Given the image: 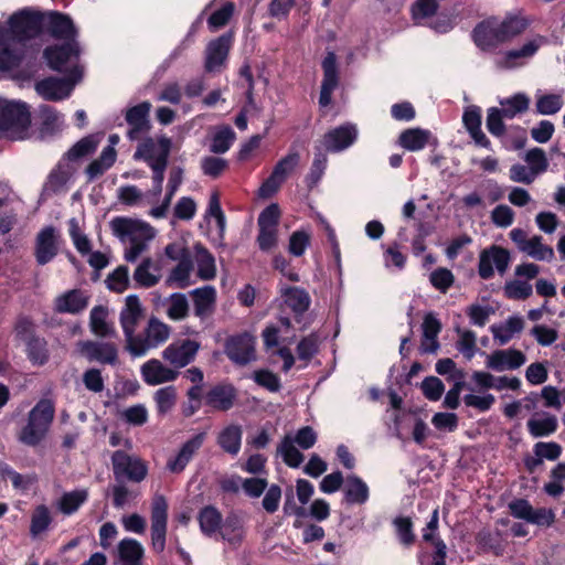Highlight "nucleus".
I'll return each instance as SVG.
<instances>
[{
  "mask_svg": "<svg viewBox=\"0 0 565 565\" xmlns=\"http://www.w3.org/2000/svg\"><path fill=\"white\" fill-rule=\"evenodd\" d=\"M235 140V132L230 127H221L213 136L210 150L214 153L226 152Z\"/></svg>",
  "mask_w": 565,
  "mask_h": 565,
  "instance_id": "obj_57",
  "label": "nucleus"
},
{
  "mask_svg": "<svg viewBox=\"0 0 565 565\" xmlns=\"http://www.w3.org/2000/svg\"><path fill=\"white\" fill-rule=\"evenodd\" d=\"M88 499V491L86 489H76L65 492L57 502L58 510L65 514L71 515L75 513L82 504Z\"/></svg>",
  "mask_w": 565,
  "mask_h": 565,
  "instance_id": "obj_47",
  "label": "nucleus"
},
{
  "mask_svg": "<svg viewBox=\"0 0 565 565\" xmlns=\"http://www.w3.org/2000/svg\"><path fill=\"white\" fill-rule=\"evenodd\" d=\"M171 327L157 317H151L140 333H136L126 344V350L134 358L145 356L149 351L158 349L171 337Z\"/></svg>",
  "mask_w": 565,
  "mask_h": 565,
  "instance_id": "obj_4",
  "label": "nucleus"
},
{
  "mask_svg": "<svg viewBox=\"0 0 565 565\" xmlns=\"http://www.w3.org/2000/svg\"><path fill=\"white\" fill-rule=\"evenodd\" d=\"M500 105L502 106L504 117L513 118L518 114L527 110L530 106V98L525 94L519 93L510 98L501 100Z\"/></svg>",
  "mask_w": 565,
  "mask_h": 565,
  "instance_id": "obj_53",
  "label": "nucleus"
},
{
  "mask_svg": "<svg viewBox=\"0 0 565 565\" xmlns=\"http://www.w3.org/2000/svg\"><path fill=\"white\" fill-rule=\"evenodd\" d=\"M524 328V321L521 317H510L508 320L500 324L491 327L494 340L500 344L508 343L516 333H520Z\"/></svg>",
  "mask_w": 565,
  "mask_h": 565,
  "instance_id": "obj_42",
  "label": "nucleus"
},
{
  "mask_svg": "<svg viewBox=\"0 0 565 565\" xmlns=\"http://www.w3.org/2000/svg\"><path fill=\"white\" fill-rule=\"evenodd\" d=\"M52 518L47 507L38 505L31 518L30 533L32 536H38L44 532L51 524Z\"/></svg>",
  "mask_w": 565,
  "mask_h": 565,
  "instance_id": "obj_59",
  "label": "nucleus"
},
{
  "mask_svg": "<svg viewBox=\"0 0 565 565\" xmlns=\"http://www.w3.org/2000/svg\"><path fill=\"white\" fill-rule=\"evenodd\" d=\"M114 475L116 478L127 477L135 482L142 481L148 472L146 463L138 457L117 450L111 457Z\"/></svg>",
  "mask_w": 565,
  "mask_h": 565,
  "instance_id": "obj_12",
  "label": "nucleus"
},
{
  "mask_svg": "<svg viewBox=\"0 0 565 565\" xmlns=\"http://www.w3.org/2000/svg\"><path fill=\"white\" fill-rule=\"evenodd\" d=\"M178 393L174 386H164L153 393L157 412L166 415L171 412L177 404Z\"/></svg>",
  "mask_w": 565,
  "mask_h": 565,
  "instance_id": "obj_50",
  "label": "nucleus"
},
{
  "mask_svg": "<svg viewBox=\"0 0 565 565\" xmlns=\"http://www.w3.org/2000/svg\"><path fill=\"white\" fill-rule=\"evenodd\" d=\"M60 249V235L53 226L42 228L34 244V256L39 265L43 266L57 255Z\"/></svg>",
  "mask_w": 565,
  "mask_h": 565,
  "instance_id": "obj_16",
  "label": "nucleus"
},
{
  "mask_svg": "<svg viewBox=\"0 0 565 565\" xmlns=\"http://www.w3.org/2000/svg\"><path fill=\"white\" fill-rule=\"evenodd\" d=\"M565 462L557 463L550 471V481L544 484V491L551 497H558L564 491Z\"/></svg>",
  "mask_w": 565,
  "mask_h": 565,
  "instance_id": "obj_55",
  "label": "nucleus"
},
{
  "mask_svg": "<svg viewBox=\"0 0 565 565\" xmlns=\"http://www.w3.org/2000/svg\"><path fill=\"white\" fill-rule=\"evenodd\" d=\"M438 10L436 0H416L411 9L412 18L416 24H422V21L428 19Z\"/></svg>",
  "mask_w": 565,
  "mask_h": 565,
  "instance_id": "obj_60",
  "label": "nucleus"
},
{
  "mask_svg": "<svg viewBox=\"0 0 565 565\" xmlns=\"http://www.w3.org/2000/svg\"><path fill=\"white\" fill-rule=\"evenodd\" d=\"M143 317V308L139 298L129 295L125 298V305L119 315V322L125 335L126 344L137 333L139 322Z\"/></svg>",
  "mask_w": 565,
  "mask_h": 565,
  "instance_id": "obj_17",
  "label": "nucleus"
},
{
  "mask_svg": "<svg viewBox=\"0 0 565 565\" xmlns=\"http://www.w3.org/2000/svg\"><path fill=\"white\" fill-rule=\"evenodd\" d=\"M109 228L124 245V258L128 263L137 262L157 235L156 228L146 221L128 216L113 217Z\"/></svg>",
  "mask_w": 565,
  "mask_h": 565,
  "instance_id": "obj_2",
  "label": "nucleus"
},
{
  "mask_svg": "<svg viewBox=\"0 0 565 565\" xmlns=\"http://www.w3.org/2000/svg\"><path fill=\"white\" fill-rule=\"evenodd\" d=\"M116 150L113 147L103 149L100 156L89 163L86 173L90 180L98 178L107 171L116 161Z\"/></svg>",
  "mask_w": 565,
  "mask_h": 565,
  "instance_id": "obj_48",
  "label": "nucleus"
},
{
  "mask_svg": "<svg viewBox=\"0 0 565 565\" xmlns=\"http://www.w3.org/2000/svg\"><path fill=\"white\" fill-rule=\"evenodd\" d=\"M473 41L482 51H492L505 43L499 21L489 19L479 23L473 30Z\"/></svg>",
  "mask_w": 565,
  "mask_h": 565,
  "instance_id": "obj_22",
  "label": "nucleus"
},
{
  "mask_svg": "<svg viewBox=\"0 0 565 565\" xmlns=\"http://www.w3.org/2000/svg\"><path fill=\"white\" fill-rule=\"evenodd\" d=\"M44 56L47 61V64L51 68L65 72L68 70V66L74 70L79 67L74 65V61L78 56V47L74 41L67 42L62 46H50L45 50ZM73 71H71L72 73Z\"/></svg>",
  "mask_w": 565,
  "mask_h": 565,
  "instance_id": "obj_20",
  "label": "nucleus"
},
{
  "mask_svg": "<svg viewBox=\"0 0 565 565\" xmlns=\"http://www.w3.org/2000/svg\"><path fill=\"white\" fill-rule=\"evenodd\" d=\"M233 43V35L231 33L223 34L217 39L209 42L205 49V63L206 72H218L226 62Z\"/></svg>",
  "mask_w": 565,
  "mask_h": 565,
  "instance_id": "obj_19",
  "label": "nucleus"
},
{
  "mask_svg": "<svg viewBox=\"0 0 565 565\" xmlns=\"http://www.w3.org/2000/svg\"><path fill=\"white\" fill-rule=\"evenodd\" d=\"M398 143L401 147L408 151H419L427 145H436L437 140L429 130L422 128H409L399 135Z\"/></svg>",
  "mask_w": 565,
  "mask_h": 565,
  "instance_id": "obj_32",
  "label": "nucleus"
},
{
  "mask_svg": "<svg viewBox=\"0 0 565 565\" xmlns=\"http://www.w3.org/2000/svg\"><path fill=\"white\" fill-rule=\"evenodd\" d=\"M290 328V321L287 318L279 320V326L270 324L267 326L263 333L264 345L267 350L277 348L280 342V334Z\"/></svg>",
  "mask_w": 565,
  "mask_h": 565,
  "instance_id": "obj_56",
  "label": "nucleus"
},
{
  "mask_svg": "<svg viewBox=\"0 0 565 565\" xmlns=\"http://www.w3.org/2000/svg\"><path fill=\"white\" fill-rule=\"evenodd\" d=\"M201 349V344L192 339H179L168 344L161 352L162 360L174 370L185 367L191 364Z\"/></svg>",
  "mask_w": 565,
  "mask_h": 565,
  "instance_id": "obj_7",
  "label": "nucleus"
},
{
  "mask_svg": "<svg viewBox=\"0 0 565 565\" xmlns=\"http://www.w3.org/2000/svg\"><path fill=\"white\" fill-rule=\"evenodd\" d=\"M107 287L115 292H124L129 286V270L126 266L117 267L106 279Z\"/></svg>",
  "mask_w": 565,
  "mask_h": 565,
  "instance_id": "obj_63",
  "label": "nucleus"
},
{
  "mask_svg": "<svg viewBox=\"0 0 565 565\" xmlns=\"http://www.w3.org/2000/svg\"><path fill=\"white\" fill-rule=\"evenodd\" d=\"M167 525L168 502L163 495L156 494L151 502V544L158 553L166 547Z\"/></svg>",
  "mask_w": 565,
  "mask_h": 565,
  "instance_id": "obj_8",
  "label": "nucleus"
},
{
  "mask_svg": "<svg viewBox=\"0 0 565 565\" xmlns=\"http://www.w3.org/2000/svg\"><path fill=\"white\" fill-rule=\"evenodd\" d=\"M530 170L537 177L544 173L548 168V161L545 152L541 148H533L525 153L524 157Z\"/></svg>",
  "mask_w": 565,
  "mask_h": 565,
  "instance_id": "obj_61",
  "label": "nucleus"
},
{
  "mask_svg": "<svg viewBox=\"0 0 565 565\" xmlns=\"http://www.w3.org/2000/svg\"><path fill=\"white\" fill-rule=\"evenodd\" d=\"M68 233L76 250L82 255H87L92 250L89 238L83 232L78 220L71 218L68 221Z\"/></svg>",
  "mask_w": 565,
  "mask_h": 565,
  "instance_id": "obj_54",
  "label": "nucleus"
},
{
  "mask_svg": "<svg viewBox=\"0 0 565 565\" xmlns=\"http://www.w3.org/2000/svg\"><path fill=\"white\" fill-rule=\"evenodd\" d=\"M322 70L323 81L321 84L319 104L326 107L331 103L332 93L338 86L337 58L332 52L328 53L323 58Z\"/></svg>",
  "mask_w": 565,
  "mask_h": 565,
  "instance_id": "obj_28",
  "label": "nucleus"
},
{
  "mask_svg": "<svg viewBox=\"0 0 565 565\" xmlns=\"http://www.w3.org/2000/svg\"><path fill=\"white\" fill-rule=\"evenodd\" d=\"M256 339L249 333L231 338L225 347L227 356L237 364H247L255 360Z\"/></svg>",
  "mask_w": 565,
  "mask_h": 565,
  "instance_id": "obj_21",
  "label": "nucleus"
},
{
  "mask_svg": "<svg viewBox=\"0 0 565 565\" xmlns=\"http://www.w3.org/2000/svg\"><path fill=\"white\" fill-rule=\"evenodd\" d=\"M278 452L280 454L284 462L291 467L297 468L303 461V455L296 448L291 435H287L278 446Z\"/></svg>",
  "mask_w": 565,
  "mask_h": 565,
  "instance_id": "obj_51",
  "label": "nucleus"
},
{
  "mask_svg": "<svg viewBox=\"0 0 565 565\" xmlns=\"http://www.w3.org/2000/svg\"><path fill=\"white\" fill-rule=\"evenodd\" d=\"M194 301V312L199 318H204L212 313L215 301L216 290L212 286L196 288L191 292Z\"/></svg>",
  "mask_w": 565,
  "mask_h": 565,
  "instance_id": "obj_38",
  "label": "nucleus"
},
{
  "mask_svg": "<svg viewBox=\"0 0 565 565\" xmlns=\"http://www.w3.org/2000/svg\"><path fill=\"white\" fill-rule=\"evenodd\" d=\"M236 390L231 384H218L212 387L206 396L205 403L216 411H227L234 405Z\"/></svg>",
  "mask_w": 565,
  "mask_h": 565,
  "instance_id": "obj_33",
  "label": "nucleus"
},
{
  "mask_svg": "<svg viewBox=\"0 0 565 565\" xmlns=\"http://www.w3.org/2000/svg\"><path fill=\"white\" fill-rule=\"evenodd\" d=\"M74 173V168L66 159L61 160L47 175L43 184L42 195L64 193L68 190V182Z\"/></svg>",
  "mask_w": 565,
  "mask_h": 565,
  "instance_id": "obj_23",
  "label": "nucleus"
},
{
  "mask_svg": "<svg viewBox=\"0 0 565 565\" xmlns=\"http://www.w3.org/2000/svg\"><path fill=\"white\" fill-rule=\"evenodd\" d=\"M522 253L540 262H552L555 256L554 249L544 244L543 237L540 235L531 236L527 244L522 249Z\"/></svg>",
  "mask_w": 565,
  "mask_h": 565,
  "instance_id": "obj_45",
  "label": "nucleus"
},
{
  "mask_svg": "<svg viewBox=\"0 0 565 565\" xmlns=\"http://www.w3.org/2000/svg\"><path fill=\"white\" fill-rule=\"evenodd\" d=\"M81 76V70L75 67L67 78L50 77L43 79L36 84L35 89L44 99L61 100L71 95Z\"/></svg>",
  "mask_w": 565,
  "mask_h": 565,
  "instance_id": "obj_9",
  "label": "nucleus"
},
{
  "mask_svg": "<svg viewBox=\"0 0 565 565\" xmlns=\"http://www.w3.org/2000/svg\"><path fill=\"white\" fill-rule=\"evenodd\" d=\"M132 278L138 286L150 288L158 284L160 277L154 269L152 259L146 257L135 269Z\"/></svg>",
  "mask_w": 565,
  "mask_h": 565,
  "instance_id": "obj_46",
  "label": "nucleus"
},
{
  "mask_svg": "<svg viewBox=\"0 0 565 565\" xmlns=\"http://www.w3.org/2000/svg\"><path fill=\"white\" fill-rule=\"evenodd\" d=\"M55 407L52 401L41 399L29 412L26 424L18 434V439L26 446L39 445L46 436L54 419Z\"/></svg>",
  "mask_w": 565,
  "mask_h": 565,
  "instance_id": "obj_3",
  "label": "nucleus"
},
{
  "mask_svg": "<svg viewBox=\"0 0 565 565\" xmlns=\"http://www.w3.org/2000/svg\"><path fill=\"white\" fill-rule=\"evenodd\" d=\"M193 269V262L191 257L182 258L178 265L171 270L168 276L167 282L175 288H186L192 285L191 273Z\"/></svg>",
  "mask_w": 565,
  "mask_h": 565,
  "instance_id": "obj_44",
  "label": "nucleus"
},
{
  "mask_svg": "<svg viewBox=\"0 0 565 565\" xmlns=\"http://www.w3.org/2000/svg\"><path fill=\"white\" fill-rule=\"evenodd\" d=\"M89 295L81 289H72L57 296L54 300V310L60 313L76 315L86 309Z\"/></svg>",
  "mask_w": 565,
  "mask_h": 565,
  "instance_id": "obj_27",
  "label": "nucleus"
},
{
  "mask_svg": "<svg viewBox=\"0 0 565 565\" xmlns=\"http://www.w3.org/2000/svg\"><path fill=\"white\" fill-rule=\"evenodd\" d=\"M499 25L505 42H508L522 33L525 30L527 22L521 17H509L504 21H499Z\"/></svg>",
  "mask_w": 565,
  "mask_h": 565,
  "instance_id": "obj_62",
  "label": "nucleus"
},
{
  "mask_svg": "<svg viewBox=\"0 0 565 565\" xmlns=\"http://www.w3.org/2000/svg\"><path fill=\"white\" fill-rule=\"evenodd\" d=\"M179 374V371L156 358L149 359L140 366L141 379L149 386L174 382Z\"/></svg>",
  "mask_w": 565,
  "mask_h": 565,
  "instance_id": "obj_15",
  "label": "nucleus"
},
{
  "mask_svg": "<svg viewBox=\"0 0 565 565\" xmlns=\"http://www.w3.org/2000/svg\"><path fill=\"white\" fill-rule=\"evenodd\" d=\"M77 351L88 361H97L104 364H115L118 351L115 344L108 342L81 341Z\"/></svg>",
  "mask_w": 565,
  "mask_h": 565,
  "instance_id": "obj_24",
  "label": "nucleus"
},
{
  "mask_svg": "<svg viewBox=\"0 0 565 565\" xmlns=\"http://www.w3.org/2000/svg\"><path fill=\"white\" fill-rule=\"evenodd\" d=\"M525 362V354L515 349L497 350L486 355V366L495 372L515 370Z\"/></svg>",
  "mask_w": 565,
  "mask_h": 565,
  "instance_id": "obj_26",
  "label": "nucleus"
},
{
  "mask_svg": "<svg viewBox=\"0 0 565 565\" xmlns=\"http://www.w3.org/2000/svg\"><path fill=\"white\" fill-rule=\"evenodd\" d=\"M299 153L290 152L275 166L270 177L259 188L262 198L271 196L299 163Z\"/></svg>",
  "mask_w": 565,
  "mask_h": 565,
  "instance_id": "obj_13",
  "label": "nucleus"
},
{
  "mask_svg": "<svg viewBox=\"0 0 565 565\" xmlns=\"http://www.w3.org/2000/svg\"><path fill=\"white\" fill-rule=\"evenodd\" d=\"M194 262L196 274L201 280H211L216 276L215 259L212 254L202 245L194 246Z\"/></svg>",
  "mask_w": 565,
  "mask_h": 565,
  "instance_id": "obj_40",
  "label": "nucleus"
},
{
  "mask_svg": "<svg viewBox=\"0 0 565 565\" xmlns=\"http://www.w3.org/2000/svg\"><path fill=\"white\" fill-rule=\"evenodd\" d=\"M204 438L205 434L200 433L184 443L179 452L169 459L167 468L173 473L183 471L186 465L193 458L194 454L203 445Z\"/></svg>",
  "mask_w": 565,
  "mask_h": 565,
  "instance_id": "obj_29",
  "label": "nucleus"
},
{
  "mask_svg": "<svg viewBox=\"0 0 565 565\" xmlns=\"http://www.w3.org/2000/svg\"><path fill=\"white\" fill-rule=\"evenodd\" d=\"M100 139L97 136H87L76 142L66 153V160H75L94 152Z\"/></svg>",
  "mask_w": 565,
  "mask_h": 565,
  "instance_id": "obj_58",
  "label": "nucleus"
},
{
  "mask_svg": "<svg viewBox=\"0 0 565 565\" xmlns=\"http://www.w3.org/2000/svg\"><path fill=\"white\" fill-rule=\"evenodd\" d=\"M108 310L103 306H96L89 313L90 331L102 338H110L116 334L115 327L108 322Z\"/></svg>",
  "mask_w": 565,
  "mask_h": 565,
  "instance_id": "obj_39",
  "label": "nucleus"
},
{
  "mask_svg": "<svg viewBox=\"0 0 565 565\" xmlns=\"http://www.w3.org/2000/svg\"><path fill=\"white\" fill-rule=\"evenodd\" d=\"M30 122L24 103L0 98V134L10 139H24Z\"/></svg>",
  "mask_w": 565,
  "mask_h": 565,
  "instance_id": "obj_5",
  "label": "nucleus"
},
{
  "mask_svg": "<svg viewBox=\"0 0 565 565\" xmlns=\"http://www.w3.org/2000/svg\"><path fill=\"white\" fill-rule=\"evenodd\" d=\"M118 559L121 565H141L145 548L135 539H122L117 545Z\"/></svg>",
  "mask_w": 565,
  "mask_h": 565,
  "instance_id": "obj_34",
  "label": "nucleus"
},
{
  "mask_svg": "<svg viewBox=\"0 0 565 565\" xmlns=\"http://www.w3.org/2000/svg\"><path fill=\"white\" fill-rule=\"evenodd\" d=\"M542 42L541 38H535L524 43L520 49L505 51L494 58V64L500 70L520 67L537 52Z\"/></svg>",
  "mask_w": 565,
  "mask_h": 565,
  "instance_id": "obj_14",
  "label": "nucleus"
},
{
  "mask_svg": "<svg viewBox=\"0 0 565 565\" xmlns=\"http://www.w3.org/2000/svg\"><path fill=\"white\" fill-rule=\"evenodd\" d=\"M171 140L166 136L142 140L134 154L135 159L143 160L149 166L168 162Z\"/></svg>",
  "mask_w": 565,
  "mask_h": 565,
  "instance_id": "obj_11",
  "label": "nucleus"
},
{
  "mask_svg": "<svg viewBox=\"0 0 565 565\" xmlns=\"http://www.w3.org/2000/svg\"><path fill=\"white\" fill-rule=\"evenodd\" d=\"M28 355L34 364L43 365L49 359L46 342L43 339L32 338L28 341Z\"/></svg>",
  "mask_w": 565,
  "mask_h": 565,
  "instance_id": "obj_64",
  "label": "nucleus"
},
{
  "mask_svg": "<svg viewBox=\"0 0 565 565\" xmlns=\"http://www.w3.org/2000/svg\"><path fill=\"white\" fill-rule=\"evenodd\" d=\"M564 105L562 94H537L535 107L541 115H554L561 110Z\"/></svg>",
  "mask_w": 565,
  "mask_h": 565,
  "instance_id": "obj_52",
  "label": "nucleus"
},
{
  "mask_svg": "<svg viewBox=\"0 0 565 565\" xmlns=\"http://www.w3.org/2000/svg\"><path fill=\"white\" fill-rule=\"evenodd\" d=\"M242 429L237 425L225 427L218 435V445L228 454L236 455L241 449Z\"/></svg>",
  "mask_w": 565,
  "mask_h": 565,
  "instance_id": "obj_49",
  "label": "nucleus"
},
{
  "mask_svg": "<svg viewBox=\"0 0 565 565\" xmlns=\"http://www.w3.org/2000/svg\"><path fill=\"white\" fill-rule=\"evenodd\" d=\"M462 121L471 138L481 147H489L490 142L481 130V110L477 106L466 108Z\"/></svg>",
  "mask_w": 565,
  "mask_h": 565,
  "instance_id": "obj_36",
  "label": "nucleus"
},
{
  "mask_svg": "<svg viewBox=\"0 0 565 565\" xmlns=\"http://www.w3.org/2000/svg\"><path fill=\"white\" fill-rule=\"evenodd\" d=\"M151 104L143 102L137 106L129 108L126 113V120L130 126L128 137L131 140L139 138L140 134L149 129L148 115Z\"/></svg>",
  "mask_w": 565,
  "mask_h": 565,
  "instance_id": "obj_31",
  "label": "nucleus"
},
{
  "mask_svg": "<svg viewBox=\"0 0 565 565\" xmlns=\"http://www.w3.org/2000/svg\"><path fill=\"white\" fill-rule=\"evenodd\" d=\"M42 26H46L53 36L64 40H73L76 33L68 17L53 11L42 14Z\"/></svg>",
  "mask_w": 565,
  "mask_h": 565,
  "instance_id": "obj_30",
  "label": "nucleus"
},
{
  "mask_svg": "<svg viewBox=\"0 0 565 565\" xmlns=\"http://www.w3.org/2000/svg\"><path fill=\"white\" fill-rule=\"evenodd\" d=\"M166 315L172 321H182L188 318L190 303L184 294L175 292L170 295L166 301Z\"/></svg>",
  "mask_w": 565,
  "mask_h": 565,
  "instance_id": "obj_41",
  "label": "nucleus"
},
{
  "mask_svg": "<svg viewBox=\"0 0 565 565\" xmlns=\"http://www.w3.org/2000/svg\"><path fill=\"white\" fill-rule=\"evenodd\" d=\"M280 211L277 204L267 206L258 217L259 234L257 242L262 250H269L278 241V221Z\"/></svg>",
  "mask_w": 565,
  "mask_h": 565,
  "instance_id": "obj_10",
  "label": "nucleus"
},
{
  "mask_svg": "<svg viewBox=\"0 0 565 565\" xmlns=\"http://www.w3.org/2000/svg\"><path fill=\"white\" fill-rule=\"evenodd\" d=\"M358 129L354 125L347 124L328 131L322 140L326 151L340 152L349 148L356 140Z\"/></svg>",
  "mask_w": 565,
  "mask_h": 565,
  "instance_id": "obj_25",
  "label": "nucleus"
},
{
  "mask_svg": "<svg viewBox=\"0 0 565 565\" xmlns=\"http://www.w3.org/2000/svg\"><path fill=\"white\" fill-rule=\"evenodd\" d=\"M42 14L23 9L13 13L7 22H0V70H11L21 56L23 41L39 34Z\"/></svg>",
  "mask_w": 565,
  "mask_h": 565,
  "instance_id": "obj_1",
  "label": "nucleus"
},
{
  "mask_svg": "<svg viewBox=\"0 0 565 565\" xmlns=\"http://www.w3.org/2000/svg\"><path fill=\"white\" fill-rule=\"evenodd\" d=\"M510 263V253L499 246H492L483 250L479 258V275L483 279H489L493 276L494 269L503 274Z\"/></svg>",
  "mask_w": 565,
  "mask_h": 565,
  "instance_id": "obj_18",
  "label": "nucleus"
},
{
  "mask_svg": "<svg viewBox=\"0 0 565 565\" xmlns=\"http://www.w3.org/2000/svg\"><path fill=\"white\" fill-rule=\"evenodd\" d=\"M344 501L349 504H364L370 498L369 486L356 476H349L343 487Z\"/></svg>",
  "mask_w": 565,
  "mask_h": 565,
  "instance_id": "obj_35",
  "label": "nucleus"
},
{
  "mask_svg": "<svg viewBox=\"0 0 565 565\" xmlns=\"http://www.w3.org/2000/svg\"><path fill=\"white\" fill-rule=\"evenodd\" d=\"M200 529L205 535H212L221 530L222 537L230 543L235 544L242 539V530L234 523L227 520L223 527L222 514L214 507H205L199 513Z\"/></svg>",
  "mask_w": 565,
  "mask_h": 565,
  "instance_id": "obj_6",
  "label": "nucleus"
},
{
  "mask_svg": "<svg viewBox=\"0 0 565 565\" xmlns=\"http://www.w3.org/2000/svg\"><path fill=\"white\" fill-rule=\"evenodd\" d=\"M527 430L534 438L546 437L554 434L558 427L556 416L548 413L536 414L527 420Z\"/></svg>",
  "mask_w": 565,
  "mask_h": 565,
  "instance_id": "obj_37",
  "label": "nucleus"
},
{
  "mask_svg": "<svg viewBox=\"0 0 565 565\" xmlns=\"http://www.w3.org/2000/svg\"><path fill=\"white\" fill-rule=\"evenodd\" d=\"M285 303L296 313H302L310 306L309 294L298 287H287L280 289Z\"/></svg>",
  "mask_w": 565,
  "mask_h": 565,
  "instance_id": "obj_43",
  "label": "nucleus"
}]
</instances>
